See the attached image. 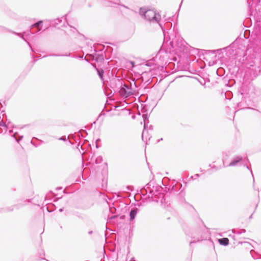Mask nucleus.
Returning a JSON list of instances; mask_svg holds the SVG:
<instances>
[{"instance_id": "obj_1", "label": "nucleus", "mask_w": 261, "mask_h": 261, "mask_svg": "<svg viewBox=\"0 0 261 261\" xmlns=\"http://www.w3.org/2000/svg\"><path fill=\"white\" fill-rule=\"evenodd\" d=\"M139 13L141 16H143L144 18L151 23H156L161 27L163 31V28L160 23L161 20V15L153 10L141 8L140 9Z\"/></svg>"}, {"instance_id": "obj_2", "label": "nucleus", "mask_w": 261, "mask_h": 261, "mask_svg": "<svg viewBox=\"0 0 261 261\" xmlns=\"http://www.w3.org/2000/svg\"><path fill=\"white\" fill-rule=\"evenodd\" d=\"M121 96L124 97H127L134 94L133 90L129 84H124L121 86L119 90Z\"/></svg>"}, {"instance_id": "obj_3", "label": "nucleus", "mask_w": 261, "mask_h": 261, "mask_svg": "<svg viewBox=\"0 0 261 261\" xmlns=\"http://www.w3.org/2000/svg\"><path fill=\"white\" fill-rule=\"evenodd\" d=\"M254 34L258 37L259 39H261V22H257L254 27Z\"/></svg>"}, {"instance_id": "obj_4", "label": "nucleus", "mask_w": 261, "mask_h": 261, "mask_svg": "<svg viewBox=\"0 0 261 261\" xmlns=\"http://www.w3.org/2000/svg\"><path fill=\"white\" fill-rule=\"evenodd\" d=\"M242 160L241 156H236L233 159L231 162L228 165V166H235L238 163L241 162Z\"/></svg>"}, {"instance_id": "obj_5", "label": "nucleus", "mask_w": 261, "mask_h": 261, "mask_svg": "<svg viewBox=\"0 0 261 261\" xmlns=\"http://www.w3.org/2000/svg\"><path fill=\"white\" fill-rule=\"evenodd\" d=\"M138 212V209L137 208H134L131 210L130 213H129L130 221H132L135 219Z\"/></svg>"}, {"instance_id": "obj_6", "label": "nucleus", "mask_w": 261, "mask_h": 261, "mask_svg": "<svg viewBox=\"0 0 261 261\" xmlns=\"http://www.w3.org/2000/svg\"><path fill=\"white\" fill-rule=\"evenodd\" d=\"M42 23H43V21L42 20H40V21L35 23L34 24H32L31 25V28H36L37 29V32H38L41 30V29L39 28V27L41 25H42Z\"/></svg>"}, {"instance_id": "obj_7", "label": "nucleus", "mask_w": 261, "mask_h": 261, "mask_svg": "<svg viewBox=\"0 0 261 261\" xmlns=\"http://www.w3.org/2000/svg\"><path fill=\"white\" fill-rule=\"evenodd\" d=\"M218 241L221 245H223L224 246L227 245L229 243V240L226 238L219 239Z\"/></svg>"}, {"instance_id": "obj_8", "label": "nucleus", "mask_w": 261, "mask_h": 261, "mask_svg": "<svg viewBox=\"0 0 261 261\" xmlns=\"http://www.w3.org/2000/svg\"><path fill=\"white\" fill-rule=\"evenodd\" d=\"M144 130H143V132H142V138L143 140H144L145 138L146 139H147V135H148L147 131L145 130V129H146V125H145V124H144Z\"/></svg>"}, {"instance_id": "obj_9", "label": "nucleus", "mask_w": 261, "mask_h": 261, "mask_svg": "<svg viewBox=\"0 0 261 261\" xmlns=\"http://www.w3.org/2000/svg\"><path fill=\"white\" fill-rule=\"evenodd\" d=\"M17 134V133H15L13 135H12V137L13 138H14L16 140V141L17 142H19L20 140H21L22 138H23V136H21L19 137V139H17V138L16 137V135Z\"/></svg>"}, {"instance_id": "obj_10", "label": "nucleus", "mask_w": 261, "mask_h": 261, "mask_svg": "<svg viewBox=\"0 0 261 261\" xmlns=\"http://www.w3.org/2000/svg\"><path fill=\"white\" fill-rule=\"evenodd\" d=\"M97 72H98V74L99 76L101 79H102V75H103V71L102 70H97Z\"/></svg>"}, {"instance_id": "obj_11", "label": "nucleus", "mask_w": 261, "mask_h": 261, "mask_svg": "<svg viewBox=\"0 0 261 261\" xmlns=\"http://www.w3.org/2000/svg\"><path fill=\"white\" fill-rule=\"evenodd\" d=\"M253 251H253V250H251V251H250V253H251V254H252V252H253ZM252 255V256H253L254 258H261V255H260V256H259V257H254L253 255Z\"/></svg>"}, {"instance_id": "obj_12", "label": "nucleus", "mask_w": 261, "mask_h": 261, "mask_svg": "<svg viewBox=\"0 0 261 261\" xmlns=\"http://www.w3.org/2000/svg\"><path fill=\"white\" fill-rule=\"evenodd\" d=\"M59 140L65 141L66 140V137H62L59 138Z\"/></svg>"}, {"instance_id": "obj_13", "label": "nucleus", "mask_w": 261, "mask_h": 261, "mask_svg": "<svg viewBox=\"0 0 261 261\" xmlns=\"http://www.w3.org/2000/svg\"><path fill=\"white\" fill-rule=\"evenodd\" d=\"M0 126H5L4 123L2 121L1 122H0Z\"/></svg>"}, {"instance_id": "obj_14", "label": "nucleus", "mask_w": 261, "mask_h": 261, "mask_svg": "<svg viewBox=\"0 0 261 261\" xmlns=\"http://www.w3.org/2000/svg\"><path fill=\"white\" fill-rule=\"evenodd\" d=\"M16 34L17 35H18V36H21V37L22 38H23V39L24 40V38H23V35H21V34H19V33H16Z\"/></svg>"}, {"instance_id": "obj_15", "label": "nucleus", "mask_w": 261, "mask_h": 261, "mask_svg": "<svg viewBox=\"0 0 261 261\" xmlns=\"http://www.w3.org/2000/svg\"><path fill=\"white\" fill-rule=\"evenodd\" d=\"M116 217V216H112L111 217H110V219H114Z\"/></svg>"}, {"instance_id": "obj_16", "label": "nucleus", "mask_w": 261, "mask_h": 261, "mask_svg": "<svg viewBox=\"0 0 261 261\" xmlns=\"http://www.w3.org/2000/svg\"><path fill=\"white\" fill-rule=\"evenodd\" d=\"M92 233H93V231H89L88 232V233H89V234H91Z\"/></svg>"}, {"instance_id": "obj_17", "label": "nucleus", "mask_w": 261, "mask_h": 261, "mask_svg": "<svg viewBox=\"0 0 261 261\" xmlns=\"http://www.w3.org/2000/svg\"><path fill=\"white\" fill-rule=\"evenodd\" d=\"M51 56H60V55L54 54V55H52Z\"/></svg>"}, {"instance_id": "obj_18", "label": "nucleus", "mask_w": 261, "mask_h": 261, "mask_svg": "<svg viewBox=\"0 0 261 261\" xmlns=\"http://www.w3.org/2000/svg\"><path fill=\"white\" fill-rule=\"evenodd\" d=\"M143 117L144 119L145 120V119H146V117L145 116V115H143Z\"/></svg>"}, {"instance_id": "obj_19", "label": "nucleus", "mask_w": 261, "mask_h": 261, "mask_svg": "<svg viewBox=\"0 0 261 261\" xmlns=\"http://www.w3.org/2000/svg\"><path fill=\"white\" fill-rule=\"evenodd\" d=\"M12 132H13V130H9V133H12Z\"/></svg>"}, {"instance_id": "obj_20", "label": "nucleus", "mask_w": 261, "mask_h": 261, "mask_svg": "<svg viewBox=\"0 0 261 261\" xmlns=\"http://www.w3.org/2000/svg\"><path fill=\"white\" fill-rule=\"evenodd\" d=\"M62 211H63V209H62V208H60V209L59 210V211H60V212H62Z\"/></svg>"}]
</instances>
